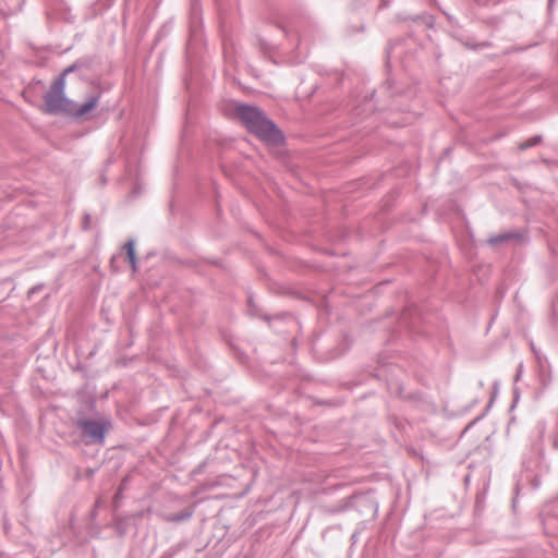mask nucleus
<instances>
[{
	"instance_id": "1",
	"label": "nucleus",
	"mask_w": 558,
	"mask_h": 558,
	"mask_svg": "<svg viewBox=\"0 0 558 558\" xmlns=\"http://www.w3.org/2000/svg\"><path fill=\"white\" fill-rule=\"evenodd\" d=\"M73 68L65 69L61 76L51 85L45 95L44 110L46 112H65L75 118L87 117L94 111L100 99V92L93 88L87 82L78 78L80 94L70 99L64 96L65 76L72 72Z\"/></svg>"
},
{
	"instance_id": "2",
	"label": "nucleus",
	"mask_w": 558,
	"mask_h": 558,
	"mask_svg": "<svg viewBox=\"0 0 558 558\" xmlns=\"http://www.w3.org/2000/svg\"><path fill=\"white\" fill-rule=\"evenodd\" d=\"M236 116L244 125L262 141L269 144H276L281 141V133L258 109L240 105L236 107Z\"/></svg>"
},
{
	"instance_id": "3",
	"label": "nucleus",
	"mask_w": 558,
	"mask_h": 558,
	"mask_svg": "<svg viewBox=\"0 0 558 558\" xmlns=\"http://www.w3.org/2000/svg\"><path fill=\"white\" fill-rule=\"evenodd\" d=\"M77 426L81 428L86 444H102L106 433L111 428V423L106 418L81 420L77 422Z\"/></svg>"
},
{
	"instance_id": "4",
	"label": "nucleus",
	"mask_w": 558,
	"mask_h": 558,
	"mask_svg": "<svg viewBox=\"0 0 558 558\" xmlns=\"http://www.w3.org/2000/svg\"><path fill=\"white\" fill-rule=\"evenodd\" d=\"M124 248L126 250L128 259L133 268L135 270L136 268V259H135V248L134 243L132 241H129L125 243Z\"/></svg>"
},
{
	"instance_id": "5",
	"label": "nucleus",
	"mask_w": 558,
	"mask_h": 558,
	"mask_svg": "<svg viewBox=\"0 0 558 558\" xmlns=\"http://www.w3.org/2000/svg\"><path fill=\"white\" fill-rule=\"evenodd\" d=\"M191 515H192V512H191V511H187V512H184V513H182V514H180V515H178V517L172 518V520H174V521H180V520L187 519V518H190Z\"/></svg>"
},
{
	"instance_id": "6",
	"label": "nucleus",
	"mask_w": 558,
	"mask_h": 558,
	"mask_svg": "<svg viewBox=\"0 0 558 558\" xmlns=\"http://www.w3.org/2000/svg\"><path fill=\"white\" fill-rule=\"evenodd\" d=\"M538 142V138H533L531 142H529L526 145H523L522 148H526L529 146H533Z\"/></svg>"
}]
</instances>
